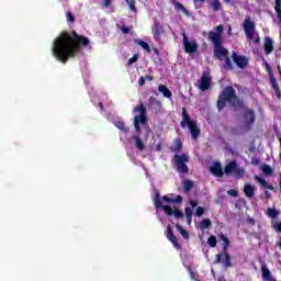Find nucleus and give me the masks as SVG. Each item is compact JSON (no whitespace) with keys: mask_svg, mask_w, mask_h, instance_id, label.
<instances>
[{"mask_svg":"<svg viewBox=\"0 0 281 281\" xmlns=\"http://www.w3.org/2000/svg\"><path fill=\"white\" fill-rule=\"evenodd\" d=\"M80 44L87 47L89 40L82 35H78L76 31H72V37L68 32H61L53 43V56L65 65L69 58H76V54L82 52Z\"/></svg>","mask_w":281,"mask_h":281,"instance_id":"obj_1","label":"nucleus"},{"mask_svg":"<svg viewBox=\"0 0 281 281\" xmlns=\"http://www.w3.org/2000/svg\"><path fill=\"white\" fill-rule=\"evenodd\" d=\"M229 102L235 111L243 109L244 103L238 95H236V90L232 86H227L217 98V111L221 113Z\"/></svg>","mask_w":281,"mask_h":281,"instance_id":"obj_2","label":"nucleus"},{"mask_svg":"<svg viewBox=\"0 0 281 281\" xmlns=\"http://www.w3.org/2000/svg\"><path fill=\"white\" fill-rule=\"evenodd\" d=\"M223 25L220 24L215 27V31H211L207 34L209 41L214 45L213 56L217 58V60H225V58L229 56V50L223 46Z\"/></svg>","mask_w":281,"mask_h":281,"instance_id":"obj_3","label":"nucleus"},{"mask_svg":"<svg viewBox=\"0 0 281 281\" xmlns=\"http://www.w3.org/2000/svg\"><path fill=\"white\" fill-rule=\"evenodd\" d=\"M154 205L156 210H162L167 216H175V218H183V212H181L179 209L172 210L170 205H164V202L161 201V194L159 191H155V195L153 196Z\"/></svg>","mask_w":281,"mask_h":281,"instance_id":"obj_4","label":"nucleus"},{"mask_svg":"<svg viewBox=\"0 0 281 281\" xmlns=\"http://www.w3.org/2000/svg\"><path fill=\"white\" fill-rule=\"evenodd\" d=\"M186 124L191 133V137L193 139H199V136L201 135V130L196 125V122L190 119L188 110H186V108H182V121L180 122V125L182 128H186Z\"/></svg>","mask_w":281,"mask_h":281,"instance_id":"obj_5","label":"nucleus"},{"mask_svg":"<svg viewBox=\"0 0 281 281\" xmlns=\"http://www.w3.org/2000/svg\"><path fill=\"white\" fill-rule=\"evenodd\" d=\"M189 161L190 157H188L186 154H176L173 156V164L177 166V172H179V175H188V172H190V168H188L187 165Z\"/></svg>","mask_w":281,"mask_h":281,"instance_id":"obj_6","label":"nucleus"},{"mask_svg":"<svg viewBox=\"0 0 281 281\" xmlns=\"http://www.w3.org/2000/svg\"><path fill=\"white\" fill-rule=\"evenodd\" d=\"M247 38L255 45L260 43V35L256 32V24L251 20H247Z\"/></svg>","mask_w":281,"mask_h":281,"instance_id":"obj_7","label":"nucleus"},{"mask_svg":"<svg viewBox=\"0 0 281 281\" xmlns=\"http://www.w3.org/2000/svg\"><path fill=\"white\" fill-rule=\"evenodd\" d=\"M134 113H139V115L134 116V124H146V122H148V117L146 116V106H144V103L136 105L134 108Z\"/></svg>","mask_w":281,"mask_h":281,"instance_id":"obj_8","label":"nucleus"},{"mask_svg":"<svg viewBox=\"0 0 281 281\" xmlns=\"http://www.w3.org/2000/svg\"><path fill=\"white\" fill-rule=\"evenodd\" d=\"M232 172H235L236 177H240L245 170L238 168L236 160H233L228 162L224 168V175H232Z\"/></svg>","mask_w":281,"mask_h":281,"instance_id":"obj_9","label":"nucleus"},{"mask_svg":"<svg viewBox=\"0 0 281 281\" xmlns=\"http://www.w3.org/2000/svg\"><path fill=\"white\" fill-rule=\"evenodd\" d=\"M200 82V91H207L210 87H212V77L210 76V72L204 71L199 80Z\"/></svg>","mask_w":281,"mask_h":281,"instance_id":"obj_10","label":"nucleus"},{"mask_svg":"<svg viewBox=\"0 0 281 281\" xmlns=\"http://www.w3.org/2000/svg\"><path fill=\"white\" fill-rule=\"evenodd\" d=\"M183 36V45H184V52L187 54H194L199 49V44L196 42H190L188 41V35L186 33L182 34Z\"/></svg>","mask_w":281,"mask_h":281,"instance_id":"obj_11","label":"nucleus"},{"mask_svg":"<svg viewBox=\"0 0 281 281\" xmlns=\"http://www.w3.org/2000/svg\"><path fill=\"white\" fill-rule=\"evenodd\" d=\"M164 32V24H161L159 20H156L153 26L154 41H161V35Z\"/></svg>","mask_w":281,"mask_h":281,"instance_id":"obj_12","label":"nucleus"},{"mask_svg":"<svg viewBox=\"0 0 281 281\" xmlns=\"http://www.w3.org/2000/svg\"><path fill=\"white\" fill-rule=\"evenodd\" d=\"M167 238L172 243L175 249L181 250V244H179V239L175 236V232H172V227L170 225L167 226Z\"/></svg>","mask_w":281,"mask_h":281,"instance_id":"obj_13","label":"nucleus"},{"mask_svg":"<svg viewBox=\"0 0 281 281\" xmlns=\"http://www.w3.org/2000/svg\"><path fill=\"white\" fill-rule=\"evenodd\" d=\"M233 60L239 69H245V67H247V58L238 55L237 52H233Z\"/></svg>","mask_w":281,"mask_h":281,"instance_id":"obj_14","label":"nucleus"},{"mask_svg":"<svg viewBox=\"0 0 281 281\" xmlns=\"http://www.w3.org/2000/svg\"><path fill=\"white\" fill-rule=\"evenodd\" d=\"M211 175H214V177H223L225 175V171H223V167L218 161H215L213 166L210 168Z\"/></svg>","mask_w":281,"mask_h":281,"instance_id":"obj_15","label":"nucleus"},{"mask_svg":"<svg viewBox=\"0 0 281 281\" xmlns=\"http://www.w3.org/2000/svg\"><path fill=\"white\" fill-rule=\"evenodd\" d=\"M160 201H165V203H176L177 205H181L183 203V196L177 195L175 199L164 195L160 198Z\"/></svg>","mask_w":281,"mask_h":281,"instance_id":"obj_16","label":"nucleus"},{"mask_svg":"<svg viewBox=\"0 0 281 281\" xmlns=\"http://www.w3.org/2000/svg\"><path fill=\"white\" fill-rule=\"evenodd\" d=\"M263 49L267 56L273 52V40L271 37L265 38Z\"/></svg>","mask_w":281,"mask_h":281,"instance_id":"obj_17","label":"nucleus"},{"mask_svg":"<svg viewBox=\"0 0 281 281\" xmlns=\"http://www.w3.org/2000/svg\"><path fill=\"white\" fill-rule=\"evenodd\" d=\"M262 280L265 281H273V276H271V271L267 266L261 267Z\"/></svg>","mask_w":281,"mask_h":281,"instance_id":"obj_18","label":"nucleus"},{"mask_svg":"<svg viewBox=\"0 0 281 281\" xmlns=\"http://www.w3.org/2000/svg\"><path fill=\"white\" fill-rule=\"evenodd\" d=\"M134 43L136 45H139V47H143L145 49V52H147V54H150V52H153V49L150 48V45H148V43H146L143 40L136 38V40H134Z\"/></svg>","mask_w":281,"mask_h":281,"instance_id":"obj_19","label":"nucleus"},{"mask_svg":"<svg viewBox=\"0 0 281 281\" xmlns=\"http://www.w3.org/2000/svg\"><path fill=\"white\" fill-rule=\"evenodd\" d=\"M181 148H183V143L181 139H175L173 146L170 147L171 153H181Z\"/></svg>","mask_w":281,"mask_h":281,"instance_id":"obj_20","label":"nucleus"},{"mask_svg":"<svg viewBox=\"0 0 281 281\" xmlns=\"http://www.w3.org/2000/svg\"><path fill=\"white\" fill-rule=\"evenodd\" d=\"M255 179L260 183V186H262V188H267V190H273V186L269 184L265 178L256 176Z\"/></svg>","mask_w":281,"mask_h":281,"instance_id":"obj_21","label":"nucleus"},{"mask_svg":"<svg viewBox=\"0 0 281 281\" xmlns=\"http://www.w3.org/2000/svg\"><path fill=\"white\" fill-rule=\"evenodd\" d=\"M158 91H160L165 98H172V92L170 89H168V87H166V85H160L158 87Z\"/></svg>","mask_w":281,"mask_h":281,"instance_id":"obj_22","label":"nucleus"},{"mask_svg":"<svg viewBox=\"0 0 281 281\" xmlns=\"http://www.w3.org/2000/svg\"><path fill=\"white\" fill-rule=\"evenodd\" d=\"M220 240H222V243H224L223 244V251L226 252L228 247H229V245H231L229 238L226 237L225 234H221L220 235Z\"/></svg>","mask_w":281,"mask_h":281,"instance_id":"obj_23","label":"nucleus"},{"mask_svg":"<svg viewBox=\"0 0 281 281\" xmlns=\"http://www.w3.org/2000/svg\"><path fill=\"white\" fill-rule=\"evenodd\" d=\"M224 254V259L222 260L224 267L229 268L232 267V256H229V252L223 251Z\"/></svg>","mask_w":281,"mask_h":281,"instance_id":"obj_24","label":"nucleus"},{"mask_svg":"<svg viewBox=\"0 0 281 281\" xmlns=\"http://www.w3.org/2000/svg\"><path fill=\"white\" fill-rule=\"evenodd\" d=\"M182 188H183V192L186 194H188V192H190V190H192V188H194V182H192L191 180H184L182 183Z\"/></svg>","mask_w":281,"mask_h":281,"instance_id":"obj_25","label":"nucleus"},{"mask_svg":"<svg viewBox=\"0 0 281 281\" xmlns=\"http://www.w3.org/2000/svg\"><path fill=\"white\" fill-rule=\"evenodd\" d=\"M212 227V221L210 218H204L200 223V229L203 232L205 229H210Z\"/></svg>","mask_w":281,"mask_h":281,"instance_id":"obj_26","label":"nucleus"},{"mask_svg":"<svg viewBox=\"0 0 281 281\" xmlns=\"http://www.w3.org/2000/svg\"><path fill=\"white\" fill-rule=\"evenodd\" d=\"M211 8L213 12H221V10H223V4H221V0H213L211 2Z\"/></svg>","mask_w":281,"mask_h":281,"instance_id":"obj_27","label":"nucleus"},{"mask_svg":"<svg viewBox=\"0 0 281 281\" xmlns=\"http://www.w3.org/2000/svg\"><path fill=\"white\" fill-rule=\"evenodd\" d=\"M260 170L267 177H271V175H273V168H271V166H269V165H262L260 167Z\"/></svg>","mask_w":281,"mask_h":281,"instance_id":"obj_28","label":"nucleus"},{"mask_svg":"<svg viewBox=\"0 0 281 281\" xmlns=\"http://www.w3.org/2000/svg\"><path fill=\"white\" fill-rule=\"evenodd\" d=\"M176 229L183 236L186 240L190 239V233L183 228V226L176 224Z\"/></svg>","mask_w":281,"mask_h":281,"instance_id":"obj_29","label":"nucleus"},{"mask_svg":"<svg viewBox=\"0 0 281 281\" xmlns=\"http://www.w3.org/2000/svg\"><path fill=\"white\" fill-rule=\"evenodd\" d=\"M134 139H135V146L136 148H138V150H144V148H146V146L144 145V140H142L139 135L134 136Z\"/></svg>","mask_w":281,"mask_h":281,"instance_id":"obj_30","label":"nucleus"},{"mask_svg":"<svg viewBox=\"0 0 281 281\" xmlns=\"http://www.w3.org/2000/svg\"><path fill=\"white\" fill-rule=\"evenodd\" d=\"M114 125L116 126V128H119V131H122L123 133H128V130L126 128V125L123 121H116Z\"/></svg>","mask_w":281,"mask_h":281,"instance_id":"obj_31","label":"nucleus"},{"mask_svg":"<svg viewBox=\"0 0 281 281\" xmlns=\"http://www.w3.org/2000/svg\"><path fill=\"white\" fill-rule=\"evenodd\" d=\"M255 194H256V186L248 184L247 186V196H248V199L254 198Z\"/></svg>","mask_w":281,"mask_h":281,"instance_id":"obj_32","label":"nucleus"},{"mask_svg":"<svg viewBox=\"0 0 281 281\" xmlns=\"http://www.w3.org/2000/svg\"><path fill=\"white\" fill-rule=\"evenodd\" d=\"M247 120H248V125L254 124V122H256V113H254L252 110H248Z\"/></svg>","mask_w":281,"mask_h":281,"instance_id":"obj_33","label":"nucleus"},{"mask_svg":"<svg viewBox=\"0 0 281 281\" xmlns=\"http://www.w3.org/2000/svg\"><path fill=\"white\" fill-rule=\"evenodd\" d=\"M224 60V69H234V65L232 64V59H229V55H227Z\"/></svg>","mask_w":281,"mask_h":281,"instance_id":"obj_34","label":"nucleus"},{"mask_svg":"<svg viewBox=\"0 0 281 281\" xmlns=\"http://www.w3.org/2000/svg\"><path fill=\"white\" fill-rule=\"evenodd\" d=\"M278 214H280V212H278L276 209L269 207L267 210V215L270 216V218H277Z\"/></svg>","mask_w":281,"mask_h":281,"instance_id":"obj_35","label":"nucleus"},{"mask_svg":"<svg viewBox=\"0 0 281 281\" xmlns=\"http://www.w3.org/2000/svg\"><path fill=\"white\" fill-rule=\"evenodd\" d=\"M125 2L130 7V10L136 14V12H137V7L135 5L136 1L135 0H125Z\"/></svg>","mask_w":281,"mask_h":281,"instance_id":"obj_36","label":"nucleus"},{"mask_svg":"<svg viewBox=\"0 0 281 281\" xmlns=\"http://www.w3.org/2000/svg\"><path fill=\"white\" fill-rule=\"evenodd\" d=\"M218 243V240L216 239V236L214 235H211L209 238H207V245H210L211 247H216V244Z\"/></svg>","mask_w":281,"mask_h":281,"instance_id":"obj_37","label":"nucleus"},{"mask_svg":"<svg viewBox=\"0 0 281 281\" xmlns=\"http://www.w3.org/2000/svg\"><path fill=\"white\" fill-rule=\"evenodd\" d=\"M272 227H273L274 232L281 233V222L280 221L272 222Z\"/></svg>","mask_w":281,"mask_h":281,"instance_id":"obj_38","label":"nucleus"},{"mask_svg":"<svg viewBox=\"0 0 281 281\" xmlns=\"http://www.w3.org/2000/svg\"><path fill=\"white\" fill-rule=\"evenodd\" d=\"M178 10H181L183 12V14H186L187 16H190V12L188 11V9H186V7H183V4L181 3H177Z\"/></svg>","mask_w":281,"mask_h":281,"instance_id":"obj_39","label":"nucleus"},{"mask_svg":"<svg viewBox=\"0 0 281 281\" xmlns=\"http://www.w3.org/2000/svg\"><path fill=\"white\" fill-rule=\"evenodd\" d=\"M137 60H139V55H134L133 57H131L127 61L128 67H131V65H133L134 63H137Z\"/></svg>","mask_w":281,"mask_h":281,"instance_id":"obj_40","label":"nucleus"},{"mask_svg":"<svg viewBox=\"0 0 281 281\" xmlns=\"http://www.w3.org/2000/svg\"><path fill=\"white\" fill-rule=\"evenodd\" d=\"M203 214H205V209H203V206H198L195 210V215L201 217Z\"/></svg>","mask_w":281,"mask_h":281,"instance_id":"obj_41","label":"nucleus"},{"mask_svg":"<svg viewBox=\"0 0 281 281\" xmlns=\"http://www.w3.org/2000/svg\"><path fill=\"white\" fill-rule=\"evenodd\" d=\"M270 80H271L273 89L278 90L280 87H278V81H276V77H273V75H271Z\"/></svg>","mask_w":281,"mask_h":281,"instance_id":"obj_42","label":"nucleus"},{"mask_svg":"<svg viewBox=\"0 0 281 281\" xmlns=\"http://www.w3.org/2000/svg\"><path fill=\"white\" fill-rule=\"evenodd\" d=\"M223 256H224V252L216 255L215 265H218V263L223 262Z\"/></svg>","mask_w":281,"mask_h":281,"instance_id":"obj_43","label":"nucleus"},{"mask_svg":"<svg viewBox=\"0 0 281 281\" xmlns=\"http://www.w3.org/2000/svg\"><path fill=\"white\" fill-rule=\"evenodd\" d=\"M67 21H69V23L76 22V18L74 16V14H71V12L67 13Z\"/></svg>","mask_w":281,"mask_h":281,"instance_id":"obj_44","label":"nucleus"},{"mask_svg":"<svg viewBox=\"0 0 281 281\" xmlns=\"http://www.w3.org/2000/svg\"><path fill=\"white\" fill-rule=\"evenodd\" d=\"M227 194H229V196H238V191L237 190H234V189H231L227 191Z\"/></svg>","mask_w":281,"mask_h":281,"instance_id":"obj_45","label":"nucleus"},{"mask_svg":"<svg viewBox=\"0 0 281 281\" xmlns=\"http://www.w3.org/2000/svg\"><path fill=\"white\" fill-rule=\"evenodd\" d=\"M149 102H150V104H157V106H159L161 104L159 102V100H157L155 97H150L149 98Z\"/></svg>","mask_w":281,"mask_h":281,"instance_id":"obj_46","label":"nucleus"},{"mask_svg":"<svg viewBox=\"0 0 281 281\" xmlns=\"http://www.w3.org/2000/svg\"><path fill=\"white\" fill-rule=\"evenodd\" d=\"M184 214H186L187 217L192 216V207H186L184 209Z\"/></svg>","mask_w":281,"mask_h":281,"instance_id":"obj_47","label":"nucleus"},{"mask_svg":"<svg viewBox=\"0 0 281 281\" xmlns=\"http://www.w3.org/2000/svg\"><path fill=\"white\" fill-rule=\"evenodd\" d=\"M121 32H123V34H128L131 32V29H128V26H126V25H122Z\"/></svg>","mask_w":281,"mask_h":281,"instance_id":"obj_48","label":"nucleus"},{"mask_svg":"<svg viewBox=\"0 0 281 281\" xmlns=\"http://www.w3.org/2000/svg\"><path fill=\"white\" fill-rule=\"evenodd\" d=\"M134 128H135V131L137 132L138 135L142 134V125H139L137 123H134Z\"/></svg>","mask_w":281,"mask_h":281,"instance_id":"obj_49","label":"nucleus"},{"mask_svg":"<svg viewBox=\"0 0 281 281\" xmlns=\"http://www.w3.org/2000/svg\"><path fill=\"white\" fill-rule=\"evenodd\" d=\"M138 85H139V87H144V85H146V78L145 77H140L138 79Z\"/></svg>","mask_w":281,"mask_h":281,"instance_id":"obj_50","label":"nucleus"},{"mask_svg":"<svg viewBox=\"0 0 281 281\" xmlns=\"http://www.w3.org/2000/svg\"><path fill=\"white\" fill-rule=\"evenodd\" d=\"M190 205H191V207H196L198 205H199V201H196V200H190Z\"/></svg>","mask_w":281,"mask_h":281,"instance_id":"obj_51","label":"nucleus"},{"mask_svg":"<svg viewBox=\"0 0 281 281\" xmlns=\"http://www.w3.org/2000/svg\"><path fill=\"white\" fill-rule=\"evenodd\" d=\"M251 164H252V166H258L259 164H260V159H258V158H251Z\"/></svg>","mask_w":281,"mask_h":281,"instance_id":"obj_52","label":"nucleus"},{"mask_svg":"<svg viewBox=\"0 0 281 281\" xmlns=\"http://www.w3.org/2000/svg\"><path fill=\"white\" fill-rule=\"evenodd\" d=\"M243 30H244L245 34H247V18L244 20Z\"/></svg>","mask_w":281,"mask_h":281,"instance_id":"obj_53","label":"nucleus"},{"mask_svg":"<svg viewBox=\"0 0 281 281\" xmlns=\"http://www.w3.org/2000/svg\"><path fill=\"white\" fill-rule=\"evenodd\" d=\"M279 21H281V8L274 9Z\"/></svg>","mask_w":281,"mask_h":281,"instance_id":"obj_54","label":"nucleus"},{"mask_svg":"<svg viewBox=\"0 0 281 281\" xmlns=\"http://www.w3.org/2000/svg\"><path fill=\"white\" fill-rule=\"evenodd\" d=\"M153 52H154V54H156V56H161V52H159V48L154 47Z\"/></svg>","mask_w":281,"mask_h":281,"instance_id":"obj_55","label":"nucleus"},{"mask_svg":"<svg viewBox=\"0 0 281 281\" xmlns=\"http://www.w3.org/2000/svg\"><path fill=\"white\" fill-rule=\"evenodd\" d=\"M274 91H276L277 98H278L279 100H281L280 88L274 89Z\"/></svg>","mask_w":281,"mask_h":281,"instance_id":"obj_56","label":"nucleus"},{"mask_svg":"<svg viewBox=\"0 0 281 281\" xmlns=\"http://www.w3.org/2000/svg\"><path fill=\"white\" fill-rule=\"evenodd\" d=\"M265 65L268 74H271V66L269 65V63L266 61Z\"/></svg>","mask_w":281,"mask_h":281,"instance_id":"obj_57","label":"nucleus"},{"mask_svg":"<svg viewBox=\"0 0 281 281\" xmlns=\"http://www.w3.org/2000/svg\"><path fill=\"white\" fill-rule=\"evenodd\" d=\"M104 7L110 8L111 7V0H104Z\"/></svg>","mask_w":281,"mask_h":281,"instance_id":"obj_58","label":"nucleus"},{"mask_svg":"<svg viewBox=\"0 0 281 281\" xmlns=\"http://www.w3.org/2000/svg\"><path fill=\"white\" fill-rule=\"evenodd\" d=\"M248 224L249 225H256V221L251 217L248 218Z\"/></svg>","mask_w":281,"mask_h":281,"instance_id":"obj_59","label":"nucleus"},{"mask_svg":"<svg viewBox=\"0 0 281 281\" xmlns=\"http://www.w3.org/2000/svg\"><path fill=\"white\" fill-rule=\"evenodd\" d=\"M281 8V0H276L274 9Z\"/></svg>","mask_w":281,"mask_h":281,"instance_id":"obj_60","label":"nucleus"},{"mask_svg":"<svg viewBox=\"0 0 281 281\" xmlns=\"http://www.w3.org/2000/svg\"><path fill=\"white\" fill-rule=\"evenodd\" d=\"M188 225H192V216L187 217Z\"/></svg>","mask_w":281,"mask_h":281,"instance_id":"obj_61","label":"nucleus"},{"mask_svg":"<svg viewBox=\"0 0 281 281\" xmlns=\"http://www.w3.org/2000/svg\"><path fill=\"white\" fill-rule=\"evenodd\" d=\"M99 108L101 109V111H104V104L102 102H99Z\"/></svg>","mask_w":281,"mask_h":281,"instance_id":"obj_62","label":"nucleus"},{"mask_svg":"<svg viewBox=\"0 0 281 281\" xmlns=\"http://www.w3.org/2000/svg\"><path fill=\"white\" fill-rule=\"evenodd\" d=\"M243 190H244V194H247V183L244 184Z\"/></svg>","mask_w":281,"mask_h":281,"instance_id":"obj_63","label":"nucleus"},{"mask_svg":"<svg viewBox=\"0 0 281 281\" xmlns=\"http://www.w3.org/2000/svg\"><path fill=\"white\" fill-rule=\"evenodd\" d=\"M145 80L153 81V76H146V77H145Z\"/></svg>","mask_w":281,"mask_h":281,"instance_id":"obj_64","label":"nucleus"}]
</instances>
